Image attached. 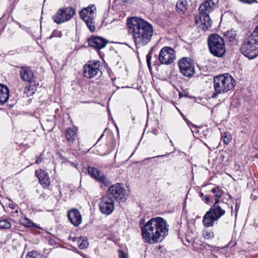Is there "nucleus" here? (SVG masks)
I'll use <instances>...</instances> for the list:
<instances>
[{
  "mask_svg": "<svg viewBox=\"0 0 258 258\" xmlns=\"http://www.w3.org/2000/svg\"><path fill=\"white\" fill-rule=\"evenodd\" d=\"M68 217L69 221L75 226H78L82 222V216L77 209H73L68 211Z\"/></svg>",
  "mask_w": 258,
  "mask_h": 258,
  "instance_id": "obj_17",
  "label": "nucleus"
},
{
  "mask_svg": "<svg viewBox=\"0 0 258 258\" xmlns=\"http://www.w3.org/2000/svg\"><path fill=\"white\" fill-rule=\"evenodd\" d=\"M215 5L212 0H207L203 2L199 7V15L196 17L195 21L203 31H206L211 27L212 22L209 16V13L213 11Z\"/></svg>",
  "mask_w": 258,
  "mask_h": 258,
  "instance_id": "obj_3",
  "label": "nucleus"
},
{
  "mask_svg": "<svg viewBox=\"0 0 258 258\" xmlns=\"http://www.w3.org/2000/svg\"><path fill=\"white\" fill-rule=\"evenodd\" d=\"M101 62L99 61H89L83 68V74L85 78L92 79L99 78L102 75Z\"/></svg>",
  "mask_w": 258,
  "mask_h": 258,
  "instance_id": "obj_9",
  "label": "nucleus"
},
{
  "mask_svg": "<svg viewBox=\"0 0 258 258\" xmlns=\"http://www.w3.org/2000/svg\"><path fill=\"white\" fill-rule=\"evenodd\" d=\"M80 239V237H74L72 238V240L74 242H76L78 243V240Z\"/></svg>",
  "mask_w": 258,
  "mask_h": 258,
  "instance_id": "obj_40",
  "label": "nucleus"
},
{
  "mask_svg": "<svg viewBox=\"0 0 258 258\" xmlns=\"http://www.w3.org/2000/svg\"><path fill=\"white\" fill-rule=\"evenodd\" d=\"M220 198H215V203H213V205H218V204L220 202Z\"/></svg>",
  "mask_w": 258,
  "mask_h": 258,
  "instance_id": "obj_41",
  "label": "nucleus"
},
{
  "mask_svg": "<svg viewBox=\"0 0 258 258\" xmlns=\"http://www.w3.org/2000/svg\"><path fill=\"white\" fill-rule=\"evenodd\" d=\"M95 7L94 5H92L83 9L80 12V17L85 22L86 25L92 32L95 31Z\"/></svg>",
  "mask_w": 258,
  "mask_h": 258,
  "instance_id": "obj_8",
  "label": "nucleus"
},
{
  "mask_svg": "<svg viewBox=\"0 0 258 258\" xmlns=\"http://www.w3.org/2000/svg\"><path fill=\"white\" fill-rule=\"evenodd\" d=\"M199 195L202 200L205 201L207 204H211L213 203V200L208 196L204 195L203 192H200Z\"/></svg>",
  "mask_w": 258,
  "mask_h": 258,
  "instance_id": "obj_31",
  "label": "nucleus"
},
{
  "mask_svg": "<svg viewBox=\"0 0 258 258\" xmlns=\"http://www.w3.org/2000/svg\"><path fill=\"white\" fill-rule=\"evenodd\" d=\"M78 253L81 254V253L80 252H78ZM81 255L85 257V256L84 255H83L82 254H81Z\"/></svg>",
  "mask_w": 258,
  "mask_h": 258,
  "instance_id": "obj_46",
  "label": "nucleus"
},
{
  "mask_svg": "<svg viewBox=\"0 0 258 258\" xmlns=\"http://www.w3.org/2000/svg\"><path fill=\"white\" fill-rule=\"evenodd\" d=\"M77 243L79 248L81 249L86 248L88 246V243L86 237L80 236Z\"/></svg>",
  "mask_w": 258,
  "mask_h": 258,
  "instance_id": "obj_25",
  "label": "nucleus"
},
{
  "mask_svg": "<svg viewBox=\"0 0 258 258\" xmlns=\"http://www.w3.org/2000/svg\"><path fill=\"white\" fill-rule=\"evenodd\" d=\"M15 213H16V214H18V210L16 209V210L15 211V212H14Z\"/></svg>",
  "mask_w": 258,
  "mask_h": 258,
  "instance_id": "obj_44",
  "label": "nucleus"
},
{
  "mask_svg": "<svg viewBox=\"0 0 258 258\" xmlns=\"http://www.w3.org/2000/svg\"><path fill=\"white\" fill-rule=\"evenodd\" d=\"M88 41L89 46L96 49H100L104 48L107 43L106 39L98 36L91 37L88 40Z\"/></svg>",
  "mask_w": 258,
  "mask_h": 258,
  "instance_id": "obj_16",
  "label": "nucleus"
},
{
  "mask_svg": "<svg viewBox=\"0 0 258 258\" xmlns=\"http://www.w3.org/2000/svg\"><path fill=\"white\" fill-rule=\"evenodd\" d=\"M225 211L218 205H213L210 210L204 216L202 223L206 228L214 226L222 216L225 215Z\"/></svg>",
  "mask_w": 258,
  "mask_h": 258,
  "instance_id": "obj_7",
  "label": "nucleus"
},
{
  "mask_svg": "<svg viewBox=\"0 0 258 258\" xmlns=\"http://www.w3.org/2000/svg\"><path fill=\"white\" fill-rule=\"evenodd\" d=\"M181 73L185 77H191L195 74V65L189 58L183 57L178 63Z\"/></svg>",
  "mask_w": 258,
  "mask_h": 258,
  "instance_id": "obj_12",
  "label": "nucleus"
},
{
  "mask_svg": "<svg viewBox=\"0 0 258 258\" xmlns=\"http://www.w3.org/2000/svg\"><path fill=\"white\" fill-rule=\"evenodd\" d=\"M65 136L69 145H73L77 138L76 130L74 127H69L65 132Z\"/></svg>",
  "mask_w": 258,
  "mask_h": 258,
  "instance_id": "obj_20",
  "label": "nucleus"
},
{
  "mask_svg": "<svg viewBox=\"0 0 258 258\" xmlns=\"http://www.w3.org/2000/svg\"><path fill=\"white\" fill-rule=\"evenodd\" d=\"M75 13V10L72 7L61 8L52 16V20L56 24H60L69 21Z\"/></svg>",
  "mask_w": 258,
  "mask_h": 258,
  "instance_id": "obj_10",
  "label": "nucleus"
},
{
  "mask_svg": "<svg viewBox=\"0 0 258 258\" xmlns=\"http://www.w3.org/2000/svg\"><path fill=\"white\" fill-rule=\"evenodd\" d=\"M54 241L53 240H49V243L51 244H53V243H54Z\"/></svg>",
  "mask_w": 258,
  "mask_h": 258,
  "instance_id": "obj_43",
  "label": "nucleus"
},
{
  "mask_svg": "<svg viewBox=\"0 0 258 258\" xmlns=\"http://www.w3.org/2000/svg\"><path fill=\"white\" fill-rule=\"evenodd\" d=\"M128 31L137 48L147 45L153 35L152 25L143 19L132 18L128 22Z\"/></svg>",
  "mask_w": 258,
  "mask_h": 258,
  "instance_id": "obj_1",
  "label": "nucleus"
},
{
  "mask_svg": "<svg viewBox=\"0 0 258 258\" xmlns=\"http://www.w3.org/2000/svg\"><path fill=\"white\" fill-rule=\"evenodd\" d=\"M26 258H46L44 255L38 253L36 251L29 252L26 256Z\"/></svg>",
  "mask_w": 258,
  "mask_h": 258,
  "instance_id": "obj_27",
  "label": "nucleus"
},
{
  "mask_svg": "<svg viewBox=\"0 0 258 258\" xmlns=\"http://www.w3.org/2000/svg\"><path fill=\"white\" fill-rule=\"evenodd\" d=\"M208 44L210 52L215 56L222 57L225 53L226 48L223 39L218 34L209 36Z\"/></svg>",
  "mask_w": 258,
  "mask_h": 258,
  "instance_id": "obj_6",
  "label": "nucleus"
},
{
  "mask_svg": "<svg viewBox=\"0 0 258 258\" xmlns=\"http://www.w3.org/2000/svg\"><path fill=\"white\" fill-rule=\"evenodd\" d=\"M9 97V89L7 86L0 84V105H3Z\"/></svg>",
  "mask_w": 258,
  "mask_h": 258,
  "instance_id": "obj_21",
  "label": "nucleus"
},
{
  "mask_svg": "<svg viewBox=\"0 0 258 258\" xmlns=\"http://www.w3.org/2000/svg\"><path fill=\"white\" fill-rule=\"evenodd\" d=\"M221 139L225 144L228 145L231 142L232 137L230 134L225 132L221 134Z\"/></svg>",
  "mask_w": 258,
  "mask_h": 258,
  "instance_id": "obj_29",
  "label": "nucleus"
},
{
  "mask_svg": "<svg viewBox=\"0 0 258 258\" xmlns=\"http://www.w3.org/2000/svg\"><path fill=\"white\" fill-rule=\"evenodd\" d=\"M186 2L185 0H179L176 6V11L181 14L184 13L186 10Z\"/></svg>",
  "mask_w": 258,
  "mask_h": 258,
  "instance_id": "obj_23",
  "label": "nucleus"
},
{
  "mask_svg": "<svg viewBox=\"0 0 258 258\" xmlns=\"http://www.w3.org/2000/svg\"><path fill=\"white\" fill-rule=\"evenodd\" d=\"M168 226L162 217L153 218L141 228L142 237L147 243H157L167 234Z\"/></svg>",
  "mask_w": 258,
  "mask_h": 258,
  "instance_id": "obj_2",
  "label": "nucleus"
},
{
  "mask_svg": "<svg viewBox=\"0 0 258 258\" xmlns=\"http://www.w3.org/2000/svg\"><path fill=\"white\" fill-rule=\"evenodd\" d=\"M213 84L214 92L212 94L211 97L215 99L218 95L231 90L235 85V80L228 74H224L215 77Z\"/></svg>",
  "mask_w": 258,
  "mask_h": 258,
  "instance_id": "obj_4",
  "label": "nucleus"
},
{
  "mask_svg": "<svg viewBox=\"0 0 258 258\" xmlns=\"http://www.w3.org/2000/svg\"><path fill=\"white\" fill-rule=\"evenodd\" d=\"M9 207L13 210H15L17 208L18 206L15 203L12 202L9 204Z\"/></svg>",
  "mask_w": 258,
  "mask_h": 258,
  "instance_id": "obj_36",
  "label": "nucleus"
},
{
  "mask_svg": "<svg viewBox=\"0 0 258 258\" xmlns=\"http://www.w3.org/2000/svg\"><path fill=\"white\" fill-rule=\"evenodd\" d=\"M211 192L214 194L215 198H221L224 194L223 190L219 186L213 187L211 189Z\"/></svg>",
  "mask_w": 258,
  "mask_h": 258,
  "instance_id": "obj_26",
  "label": "nucleus"
},
{
  "mask_svg": "<svg viewBox=\"0 0 258 258\" xmlns=\"http://www.w3.org/2000/svg\"><path fill=\"white\" fill-rule=\"evenodd\" d=\"M241 50L249 59H253L258 55V26L245 38L241 47Z\"/></svg>",
  "mask_w": 258,
  "mask_h": 258,
  "instance_id": "obj_5",
  "label": "nucleus"
},
{
  "mask_svg": "<svg viewBox=\"0 0 258 258\" xmlns=\"http://www.w3.org/2000/svg\"><path fill=\"white\" fill-rule=\"evenodd\" d=\"M241 3L246 4H251L255 3L256 0H238Z\"/></svg>",
  "mask_w": 258,
  "mask_h": 258,
  "instance_id": "obj_35",
  "label": "nucleus"
},
{
  "mask_svg": "<svg viewBox=\"0 0 258 258\" xmlns=\"http://www.w3.org/2000/svg\"><path fill=\"white\" fill-rule=\"evenodd\" d=\"M42 158L41 157V156L38 157L35 161V163L37 164H39L42 162Z\"/></svg>",
  "mask_w": 258,
  "mask_h": 258,
  "instance_id": "obj_37",
  "label": "nucleus"
},
{
  "mask_svg": "<svg viewBox=\"0 0 258 258\" xmlns=\"http://www.w3.org/2000/svg\"><path fill=\"white\" fill-rule=\"evenodd\" d=\"M124 2H127V0H123Z\"/></svg>",
  "mask_w": 258,
  "mask_h": 258,
  "instance_id": "obj_48",
  "label": "nucleus"
},
{
  "mask_svg": "<svg viewBox=\"0 0 258 258\" xmlns=\"http://www.w3.org/2000/svg\"><path fill=\"white\" fill-rule=\"evenodd\" d=\"M100 212L106 215L111 214L114 210V203L112 198L108 196L102 197L99 203Z\"/></svg>",
  "mask_w": 258,
  "mask_h": 258,
  "instance_id": "obj_14",
  "label": "nucleus"
},
{
  "mask_svg": "<svg viewBox=\"0 0 258 258\" xmlns=\"http://www.w3.org/2000/svg\"><path fill=\"white\" fill-rule=\"evenodd\" d=\"M155 48V46L152 47L151 48L150 50L149 51V52L148 53V54L147 55V58H146L148 68L150 69L151 68V57H152V54L153 51H154Z\"/></svg>",
  "mask_w": 258,
  "mask_h": 258,
  "instance_id": "obj_32",
  "label": "nucleus"
},
{
  "mask_svg": "<svg viewBox=\"0 0 258 258\" xmlns=\"http://www.w3.org/2000/svg\"><path fill=\"white\" fill-rule=\"evenodd\" d=\"M125 188L120 183H116L111 186L107 190V196L114 198L118 202L126 200Z\"/></svg>",
  "mask_w": 258,
  "mask_h": 258,
  "instance_id": "obj_13",
  "label": "nucleus"
},
{
  "mask_svg": "<svg viewBox=\"0 0 258 258\" xmlns=\"http://www.w3.org/2000/svg\"><path fill=\"white\" fill-rule=\"evenodd\" d=\"M35 174L39 179L40 183L43 187H47L50 185V180L46 171L42 169L36 170Z\"/></svg>",
  "mask_w": 258,
  "mask_h": 258,
  "instance_id": "obj_18",
  "label": "nucleus"
},
{
  "mask_svg": "<svg viewBox=\"0 0 258 258\" xmlns=\"http://www.w3.org/2000/svg\"><path fill=\"white\" fill-rule=\"evenodd\" d=\"M228 198H231V196L230 195H229V194L228 195Z\"/></svg>",
  "mask_w": 258,
  "mask_h": 258,
  "instance_id": "obj_45",
  "label": "nucleus"
},
{
  "mask_svg": "<svg viewBox=\"0 0 258 258\" xmlns=\"http://www.w3.org/2000/svg\"><path fill=\"white\" fill-rule=\"evenodd\" d=\"M164 155H159V156H155V157H151V158H146L144 160V161H146V160H149V159H152V158H158V157H163Z\"/></svg>",
  "mask_w": 258,
  "mask_h": 258,
  "instance_id": "obj_39",
  "label": "nucleus"
},
{
  "mask_svg": "<svg viewBox=\"0 0 258 258\" xmlns=\"http://www.w3.org/2000/svg\"><path fill=\"white\" fill-rule=\"evenodd\" d=\"M197 127L196 128H191V131L192 133H194V132H198V130H197Z\"/></svg>",
  "mask_w": 258,
  "mask_h": 258,
  "instance_id": "obj_42",
  "label": "nucleus"
},
{
  "mask_svg": "<svg viewBox=\"0 0 258 258\" xmlns=\"http://www.w3.org/2000/svg\"><path fill=\"white\" fill-rule=\"evenodd\" d=\"M187 124L191 128H197V126L195 124H194L193 123H192L191 122H187Z\"/></svg>",
  "mask_w": 258,
  "mask_h": 258,
  "instance_id": "obj_38",
  "label": "nucleus"
},
{
  "mask_svg": "<svg viewBox=\"0 0 258 258\" xmlns=\"http://www.w3.org/2000/svg\"><path fill=\"white\" fill-rule=\"evenodd\" d=\"M158 58L161 64H170L176 59L175 51L170 47L164 46L160 50Z\"/></svg>",
  "mask_w": 258,
  "mask_h": 258,
  "instance_id": "obj_11",
  "label": "nucleus"
},
{
  "mask_svg": "<svg viewBox=\"0 0 258 258\" xmlns=\"http://www.w3.org/2000/svg\"><path fill=\"white\" fill-rule=\"evenodd\" d=\"M225 36L230 42L237 41V33L235 30H231L227 31Z\"/></svg>",
  "mask_w": 258,
  "mask_h": 258,
  "instance_id": "obj_24",
  "label": "nucleus"
},
{
  "mask_svg": "<svg viewBox=\"0 0 258 258\" xmlns=\"http://www.w3.org/2000/svg\"><path fill=\"white\" fill-rule=\"evenodd\" d=\"M62 35V33L60 31L58 30H55L53 31L51 35H50V38L52 37H60Z\"/></svg>",
  "mask_w": 258,
  "mask_h": 258,
  "instance_id": "obj_33",
  "label": "nucleus"
},
{
  "mask_svg": "<svg viewBox=\"0 0 258 258\" xmlns=\"http://www.w3.org/2000/svg\"><path fill=\"white\" fill-rule=\"evenodd\" d=\"M170 142L172 144H173V143H172V141H171V140H170Z\"/></svg>",
  "mask_w": 258,
  "mask_h": 258,
  "instance_id": "obj_47",
  "label": "nucleus"
},
{
  "mask_svg": "<svg viewBox=\"0 0 258 258\" xmlns=\"http://www.w3.org/2000/svg\"><path fill=\"white\" fill-rule=\"evenodd\" d=\"M20 224L27 227L41 229V228L35 223L26 217L22 218L20 219Z\"/></svg>",
  "mask_w": 258,
  "mask_h": 258,
  "instance_id": "obj_22",
  "label": "nucleus"
},
{
  "mask_svg": "<svg viewBox=\"0 0 258 258\" xmlns=\"http://www.w3.org/2000/svg\"><path fill=\"white\" fill-rule=\"evenodd\" d=\"M203 236L205 239H211L214 237V233L212 231H209L208 229H204L203 232Z\"/></svg>",
  "mask_w": 258,
  "mask_h": 258,
  "instance_id": "obj_30",
  "label": "nucleus"
},
{
  "mask_svg": "<svg viewBox=\"0 0 258 258\" xmlns=\"http://www.w3.org/2000/svg\"><path fill=\"white\" fill-rule=\"evenodd\" d=\"M119 258H128L127 254L121 250H118Z\"/></svg>",
  "mask_w": 258,
  "mask_h": 258,
  "instance_id": "obj_34",
  "label": "nucleus"
},
{
  "mask_svg": "<svg viewBox=\"0 0 258 258\" xmlns=\"http://www.w3.org/2000/svg\"><path fill=\"white\" fill-rule=\"evenodd\" d=\"M88 172L94 178L105 186H108L111 184L110 180L103 172H101L98 169L94 167H88Z\"/></svg>",
  "mask_w": 258,
  "mask_h": 258,
  "instance_id": "obj_15",
  "label": "nucleus"
},
{
  "mask_svg": "<svg viewBox=\"0 0 258 258\" xmlns=\"http://www.w3.org/2000/svg\"><path fill=\"white\" fill-rule=\"evenodd\" d=\"M21 79L28 83L34 81V75L32 70L28 67H22L19 71Z\"/></svg>",
  "mask_w": 258,
  "mask_h": 258,
  "instance_id": "obj_19",
  "label": "nucleus"
},
{
  "mask_svg": "<svg viewBox=\"0 0 258 258\" xmlns=\"http://www.w3.org/2000/svg\"><path fill=\"white\" fill-rule=\"evenodd\" d=\"M11 224L8 219L0 220V229H9L11 228Z\"/></svg>",
  "mask_w": 258,
  "mask_h": 258,
  "instance_id": "obj_28",
  "label": "nucleus"
}]
</instances>
